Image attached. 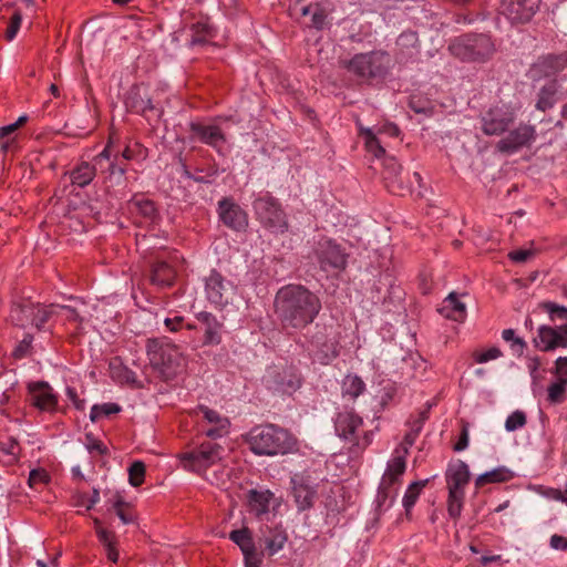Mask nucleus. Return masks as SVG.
<instances>
[{
    "instance_id": "24",
    "label": "nucleus",
    "mask_w": 567,
    "mask_h": 567,
    "mask_svg": "<svg viewBox=\"0 0 567 567\" xmlns=\"http://www.w3.org/2000/svg\"><path fill=\"white\" fill-rule=\"evenodd\" d=\"M189 128L202 143L213 147L218 153L221 152V146L226 143V135L220 126L192 122Z\"/></svg>"
},
{
    "instance_id": "8",
    "label": "nucleus",
    "mask_w": 567,
    "mask_h": 567,
    "mask_svg": "<svg viewBox=\"0 0 567 567\" xmlns=\"http://www.w3.org/2000/svg\"><path fill=\"white\" fill-rule=\"evenodd\" d=\"M56 312L55 305H41L31 301L14 303L10 311L12 322L21 328L34 327L41 330Z\"/></svg>"
},
{
    "instance_id": "38",
    "label": "nucleus",
    "mask_w": 567,
    "mask_h": 567,
    "mask_svg": "<svg viewBox=\"0 0 567 567\" xmlns=\"http://www.w3.org/2000/svg\"><path fill=\"white\" fill-rule=\"evenodd\" d=\"M117 154H113L109 161H104L101 169L102 174H106V178L111 181H115V183L121 184L124 179L126 167L125 165L117 164Z\"/></svg>"
},
{
    "instance_id": "47",
    "label": "nucleus",
    "mask_w": 567,
    "mask_h": 567,
    "mask_svg": "<svg viewBox=\"0 0 567 567\" xmlns=\"http://www.w3.org/2000/svg\"><path fill=\"white\" fill-rule=\"evenodd\" d=\"M566 390H567V381L556 380L547 389L548 401L554 404L563 402Z\"/></svg>"
},
{
    "instance_id": "43",
    "label": "nucleus",
    "mask_w": 567,
    "mask_h": 567,
    "mask_svg": "<svg viewBox=\"0 0 567 567\" xmlns=\"http://www.w3.org/2000/svg\"><path fill=\"white\" fill-rule=\"evenodd\" d=\"M546 75H553L567 68V56L561 55H547L540 61Z\"/></svg>"
},
{
    "instance_id": "34",
    "label": "nucleus",
    "mask_w": 567,
    "mask_h": 567,
    "mask_svg": "<svg viewBox=\"0 0 567 567\" xmlns=\"http://www.w3.org/2000/svg\"><path fill=\"white\" fill-rule=\"evenodd\" d=\"M96 536L101 544L104 546L106 556L112 563H117L118 551L116 549V539L114 533L103 528L97 518L94 519Z\"/></svg>"
},
{
    "instance_id": "52",
    "label": "nucleus",
    "mask_w": 567,
    "mask_h": 567,
    "mask_svg": "<svg viewBox=\"0 0 567 567\" xmlns=\"http://www.w3.org/2000/svg\"><path fill=\"white\" fill-rule=\"evenodd\" d=\"M526 424V414L523 411H515L505 421V429L508 432L522 429Z\"/></svg>"
},
{
    "instance_id": "2",
    "label": "nucleus",
    "mask_w": 567,
    "mask_h": 567,
    "mask_svg": "<svg viewBox=\"0 0 567 567\" xmlns=\"http://www.w3.org/2000/svg\"><path fill=\"white\" fill-rule=\"evenodd\" d=\"M246 441L251 452L260 456L285 455L297 450L296 437L286 429L275 424L252 427Z\"/></svg>"
},
{
    "instance_id": "10",
    "label": "nucleus",
    "mask_w": 567,
    "mask_h": 567,
    "mask_svg": "<svg viewBox=\"0 0 567 567\" xmlns=\"http://www.w3.org/2000/svg\"><path fill=\"white\" fill-rule=\"evenodd\" d=\"M308 349L321 364H328L339 355V337L331 326H316L308 339Z\"/></svg>"
},
{
    "instance_id": "60",
    "label": "nucleus",
    "mask_w": 567,
    "mask_h": 567,
    "mask_svg": "<svg viewBox=\"0 0 567 567\" xmlns=\"http://www.w3.org/2000/svg\"><path fill=\"white\" fill-rule=\"evenodd\" d=\"M56 312L54 316H63L69 321H78L79 320V313L75 309L71 308L70 306H59L55 305Z\"/></svg>"
},
{
    "instance_id": "62",
    "label": "nucleus",
    "mask_w": 567,
    "mask_h": 567,
    "mask_svg": "<svg viewBox=\"0 0 567 567\" xmlns=\"http://www.w3.org/2000/svg\"><path fill=\"white\" fill-rule=\"evenodd\" d=\"M326 19L327 14L324 11L317 7L312 13L311 27L316 28L317 30H322L326 24Z\"/></svg>"
},
{
    "instance_id": "50",
    "label": "nucleus",
    "mask_w": 567,
    "mask_h": 567,
    "mask_svg": "<svg viewBox=\"0 0 567 567\" xmlns=\"http://www.w3.org/2000/svg\"><path fill=\"white\" fill-rule=\"evenodd\" d=\"M145 465L141 461H135L128 467V482L132 486H140L144 482Z\"/></svg>"
},
{
    "instance_id": "61",
    "label": "nucleus",
    "mask_w": 567,
    "mask_h": 567,
    "mask_svg": "<svg viewBox=\"0 0 567 567\" xmlns=\"http://www.w3.org/2000/svg\"><path fill=\"white\" fill-rule=\"evenodd\" d=\"M555 374L557 380L567 381V357H559L555 362Z\"/></svg>"
},
{
    "instance_id": "53",
    "label": "nucleus",
    "mask_w": 567,
    "mask_h": 567,
    "mask_svg": "<svg viewBox=\"0 0 567 567\" xmlns=\"http://www.w3.org/2000/svg\"><path fill=\"white\" fill-rule=\"evenodd\" d=\"M21 22H22V14L20 11H14L12 17L10 18V21L8 23V27H7V30H6V33H4V37H6V40L7 41H12L20 27H21Z\"/></svg>"
},
{
    "instance_id": "41",
    "label": "nucleus",
    "mask_w": 567,
    "mask_h": 567,
    "mask_svg": "<svg viewBox=\"0 0 567 567\" xmlns=\"http://www.w3.org/2000/svg\"><path fill=\"white\" fill-rule=\"evenodd\" d=\"M360 134L364 138V146L367 152L372 154L377 158H381L385 156V150L381 145L380 140L373 133L371 128L360 127Z\"/></svg>"
},
{
    "instance_id": "1",
    "label": "nucleus",
    "mask_w": 567,
    "mask_h": 567,
    "mask_svg": "<svg viewBox=\"0 0 567 567\" xmlns=\"http://www.w3.org/2000/svg\"><path fill=\"white\" fill-rule=\"evenodd\" d=\"M274 308L284 330L300 331L317 319L322 305L320 298L307 287L289 284L277 291Z\"/></svg>"
},
{
    "instance_id": "48",
    "label": "nucleus",
    "mask_w": 567,
    "mask_h": 567,
    "mask_svg": "<svg viewBox=\"0 0 567 567\" xmlns=\"http://www.w3.org/2000/svg\"><path fill=\"white\" fill-rule=\"evenodd\" d=\"M501 357H503V352L497 347H491L486 350H475L472 353V359L478 364L499 359Z\"/></svg>"
},
{
    "instance_id": "63",
    "label": "nucleus",
    "mask_w": 567,
    "mask_h": 567,
    "mask_svg": "<svg viewBox=\"0 0 567 567\" xmlns=\"http://www.w3.org/2000/svg\"><path fill=\"white\" fill-rule=\"evenodd\" d=\"M549 545L555 550L567 551V536L554 534L550 537Z\"/></svg>"
},
{
    "instance_id": "22",
    "label": "nucleus",
    "mask_w": 567,
    "mask_h": 567,
    "mask_svg": "<svg viewBox=\"0 0 567 567\" xmlns=\"http://www.w3.org/2000/svg\"><path fill=\"white\" fill-rule=\"evenodd\" d=\"M197 321L202 324L204 346H218L223 341L225 324L215 315L208 311H200L195 315Z\"/></svg>"
},
{
    "instance_id": "42",
    "label": "nucleus",
    "mask_w": 567,
    "mask_h": 567,
    "mask_svg": "<svg viewBox=\"0 0 567 567\" xmlns=\"http://www.w3.org/2000/svg\"><path fill=\"white\" fill-rule=\"evenodd\" d=\"M112 507L123 524H131L135 520L132 506L121 495H115Z\"/></svg>"
},
{
    "instance_id": "30",
    "label": "nucleus",
    "mask_w": 567,
    "mask_h": 567,
    "mask_svg": "<svg viewBox=\"0 0 567 567\" xmlns=\"http://www.w3.org/2000/svg\"><path fill=\"white\" fill-rule=\"evenodd\" d=\"M292 483V494L298 508L300 511H306L312 507L317 495L316 489L311 485L307 484L303 480H293Z\"/></svg>"
},
{
    "instance_id": "39",
    "label": "nucleus",
    "mask_w": 567,
    "mask_h": 567,
    "mask_svg": "<svg viewBox=\"0 0 567 567\" xmlns=\"http://www.w3.org/2000/svg\"><path fill=\"white\" fill-rule=\"evenodd\" d=\"M190 47L204 45L214 38L210 25L206 22H196L190 28Z\"/></svg>"
},
{
    "instance_id": "11",
    "label": "nucleus",
    "mask_w": 567,
    "mask_h": 567,
    "mask_svg": "<svg viewBox=\"0 0 567 567\" xmlns=\"http://www.w3.org/2000/svg\"><path fill=\"white\" fill-rule=\"evenodd\" d=\"M254 209L259 221L268 229L285 233L288 229L287 216L280 203L270 194L257 197Z\"/></svg>"
},
{
    "instance_id": "58",
    "label": "nucleus",
    "mask_w": 567,
    "mask_h": 567,
    "mask_svg": "<svg viewBox=\"0 0 567 567\" xmlns=\"http://www.w3.org/2000/svg\"><path fill=\"white\" fill-rule=\"evenodd\" d=\"M135 206L137 207L138 212L147 218H153L156 214L155 204L150 199L136 200Z\"/></svg>"
},
{
    "instance_id": "12",
    "label": "nucleus",
    "mask_w": 567,
    "mask_h": 567,
    "mask_svg": "<svg viewBox=\"0 0 567 567\" xmlns=\"http://www.w3.org/2000/svg\"><path fill=\"white\" fill-rule=\"evenodd\" d=\"M262 381L268 390L280 394L290 395L301 386V377L292 367H271Z\"/></svg>"
},
{
    "instance_id": "51",
    "label": "nucleus",
    "mask_w": 567,
    "mask_h": 567,
    "mask_svg": "<svg viewBox=\"0 0 567 567\" xmlns=\"http://www.w3.org/2000/svg\"><path fill=\"white\" fill-rule=\"evenodd\" d=\"M502 338L511 343V348L514 352L517 354H522L524 352V349L526 348V342L516 336V332L514 329H505L502 332Z\"/></svg>"
},
{
    "instance_id": "49",
    "label": "nucleus",
    "mask_w": 567,
    "mask_h": 567,
    "mask_svg": "<svg viewBox=\"0 0 567 567\" xmlns=\"http://www.w3.org/2000/svg\"><path fill=\"white\" fill-rule=\"evenodd\" d=\"M542 308L548 313L551 321L560 320L567 322V307L546 301L542 303Z\"/></svg>"
},
{
    "instance_id": "17",
    "label": "nucleus",
    "mask_w": 567,
    "mask_h": 567,
    "mask_svg": "<svg viewBox=\"0 0 567 567\" xmlns=\"http://www.w3.org/2000/svg\"><path fill=\"white\" fill-rule=\"evenodd\" d=\"M534 347L543 352L567 348V323L559 327L539 326L533 339Z\"/></svg>"
},
{
    "instance_id": "45",
    "label": "nucleus",
    "mask_w": 567,
    "mask_h": 567,
    "mask_svg": "<svg viewBox=\"0 0 567 567\" xmlns=\"http://www.w3.org/2000/svg\"><path fill=\"white\" fill-rule=\"evenodd\" d=\"M121 411V406L117 403H104V404H95L92 406L90 412V419L92 422L99 421L103 416H110L112 414H116Z\"/></svg>"
},
{
    "instance_id": "37",
    "label": "nucleus",
    "mask_w": 567,
    "mask_h": 567,
    "mask_svg": "<svg viewBox=\"0 0 567 567\" xmlns=\"http://www.w3.org/2000/svg\"><path fill=\"white\" fill-rule=\"evenodd\" d=\"M343 398L355 400L365 391V383L357 374H347L341 384Z\"/></svg>"
},
{
    "instance_id": "23",
    "label": "nucleus",
    "mask_w": 567,
    "mask_h": 567,
    "mask_svg": "<svg viewBox=\"0 0 567 567\" xmlns=\"http://www.w3.org/2000/svg\"><path fill=\"white\" fill-rule=\"evenodd\" d=\"M218 213L220 220L231 229L241 230L248 225L245 210L229 198L219 200Z\"/></svg>"
},
{
    "instance_id": "21",
    "label": "nucleus",
    "mask_w": 567,
    "mask_h": 567,
    "mask_svg": "<svg viewBox=\"0 0 567 567\" xmlns=\"http://www.w3.org/2000/svg\"><path fill=\"white\" fill-rule=\"evenodd\" d=\"M31 404L42 412H54L58 406V395L45 381H37L28 384Z\"/></svg>"
},
{
    "instance_id": "35",
    "label": "nucleus",
    "mask_w": 567,
    "mask_h": 567,
    "mask_svg": "<svg viewBox=\"0 0 567 567\" xmlns=\"http://www.w3.org/2000/svg\"><path fill=\"white\" fill-rule=\"evenodd\" d=\"M426 417V413L422 412L416 419L408 422L410 430L405 433L402 443L398 447L402 453L409 454V450L414 445L415 440L423 429Z\"/></svg>"
},
{
    "instance_id": "44",
    "label": "nucleus",
    "mask_w": 567,
    "mask_h": 567,
    "mask_svg": "<svg viewBox=\"0 0 567 567\" xmlns=\"http://www.w3.org/2000/svg\"><path fill=\"white\" fill-rule=\"evenodd\" d=\"M427 480L413 482L409 485L405 491V494L402 499L403 507L405 508L406 514L410 513L415 502L417 501L421 491L425 487Z\"/></svg>"
},
{
    "instance_id": "16",
    "label": "nucleus",
    "mask_w": 567,
    "mask_h": 567,
    "mask_svg": "<svg viewBox=\"0 0 567 567\" xmlns=\"http://www.w3.org/2000/svg\"><path fill=\"white\" fill-rule=\"evenodd\" d=\"M316 257L320 268L324 271L329 269L343 270L347 267L348 255L342 247L331 239H321L316 248Z\"/></svg>"
},
{
    "instance_id": "57",
    "label": "nucleus",
    "mask_w": 567,
    "mask_h": 567,
    "mask_svg": "<svg viewBox=\"0 0 567 567\" xmlns=\"http://www.w3.org/2000/svg\"><path fill=\"white\" fill-rule=\"evenodd\" d=\"M17 125L9 124L0 127V147L3 152H7L10 146V140L8 138L11 134L17 131Z\"/></svg>"
},
{
    "instance_id": "5",
    "label": "nucleus",
    "mask_w": 567,
    "mask_h": 567,
    "mask_svg": "<svg viewBox=\"0 0 567 567\" xmlns=\"http://www.w3.org/2000/svg\"><path fill=\"white\" fill-rule=\"evenodd\" d=\"M470 470L465 462L458 460L449 465L445 473L449 489L447 512L454 519L461 516L465 497V487L470 483Z\"/></svg>"
},
{
    "instance_id": "13",
    "label": "nucleus",
    "mask_w": 567,
    "mask_h": 567,
    "mask_svg": "<svg viewBox=\"0 0 567 567\" xmlns=\"http://www.w3.org/2000/svg\"><path fill=\"white\" fill-rule=\"evenodd\" d=\"M113 143L111 135L104 150L93 157L92 163L82 161L69 172L70 181L73 186L84 188L92 183L96 176L97 167H102L103 162L109 161L112 156Z\"/></svg>"
},
{
    "instance_id": "6",
    "label": "nucleus",
    "mask_w": 567,
    "mask_h": 567,
    "mask_svg": "<svg viewBox=\"0 0 567 567\" xmlns=\"http://www.w3.org/2000/svg\"><path fill=\"white\" fill-rule=\"evenodd\" d=\"M406 455L400 449H395L393 457L388 462L378 488L375 502L379 508H389L392 505L396 496V486L401 484V477L406 468Z\"/></svg>"
},
{
    "instance_id": "9",
    "label": "nucleus",
    "mask_w": 567,
    "mask_h": 567,
    "mask_svg": "<svg viewBox=\"0 0 567 567\" xmlns=\"http://www.w3.org/2000/svg\"><path fill=\"white\" fill-rule=\"evenodd\" d=\"M223 451L217 443L204 442L196 449L182 453L179 462L186 471L202 475L221 460Z\"/></svg>"
},
{
    "instance_id": "29",
    "label": "nucleus",
    "mask_w": 567,
    "mask_h": 567,
    "mask_svg": "<svg viewBox=\"0 0 567 567\" xmlns=\"http://www.w3.org/2000/svg\"><path fill=\"white\" fill-rule=\"evenodd\" d=\"M558 82L556 80L547 82L537 92L535 107L542 112L553 109L558 101Z\"/></svg>"
},
{
    "instance_id": "36",
    "label": "nucleus",
    "mask_w": 567,
    "mask_h": 567,
    "mask_svg": "<svg viewBox=\"0 0 567 567\" xmlns=\"http://www.w3.org/2000/svg\"><path fill=\"white\" fill-rule=\"evenodd\" d=\"M268 530L269 535L265 536V545L268 554L272 556L284 548L288 540V535L286 529L280 525L268 528Z\"/></svg>"
},
{
    "instance_id": "15",
    "label": "nucleus",
    "mask_w": 567,
    "mask_h": 567,
    "mask_svg": "<svg viewBox=\"0 0 567 567\" xmlns=\"http://www.w3.org/2000/svg\"><path fill=\"white\" fill-rule=\"evenodd\" d=\"M515 121V113L506 105H494L481 116L482 131L485 135H501Z\"/></svg>"
},
{
    "instance_id": "14",
    "label": "nucleus",
    "mask_w": 567,
    "mask_h": 567,
    "mask_svg": "<svg viewBox=\"0 0 567 567\" xmlns=\"http://www.w3.org/2000/svg\"><path fill=\"white\" fill-rule=\"evenodd\" d=\"M235 286L217 270H212L205 278L206 299L218 309L229 305L235 296Z\"/></svg>"
},
{
    "instance_id": "27",
    "label": "nucleus",
    "mask_w": 567,
    "mask_h": 567,
    "mask_svg": "<svg viewBox=\"0 0 567 567\" xmlns=\"http://www.w3.org/2000/svg\"><path fill=\"white\" fill-rule=\"evenodd\" d=\"M402 167L393 157L384 158V173L383 177L386 181V187L395 195H403L406 187L402 184L401 178Z\"/></svg>"
},
{
    "instance_id": "59",
    "label": "nucleus",
    "mask_w": 567,
    "mask_h": 567,
    "mask_svg": "<svg viewBox=\"0 0 567 567\" xmlns=\"http://www.w3.org/2000/svg\"><path fill=\"white\" fill-rule=\"evenodd\" d=\"M535 255L533 249H517L508 252V258L517 264L525 262Z\"/></svg>"
},
{
    "instance_id": "40",
    "label": "nucleus",
    "mask_w": 567,
    "mask_h": 567,
    "mask_svg": "<svg viewBox=\"0 0 567 567\" xmlns=\"http://www.w3.org/2000/svg\"><path fill=\"white\" fill-rule=\"evenodd\" d=\"M513 477V473L506 467H498L480 475L476 481V487H482L489 483H501L509 481Z\"/></svg>"
},
{
    "instance_id": "31",
    "label": "nucleus",
    "mask_w": 567,
    "mask_h": 567,
    "mask_svg": "<svg viewBox=\"0 0 567 567\" xmlns=\"http://www.w3.org/2000/svg\"><path fill=\"white\" fill-rule=\"evenodd\" d=\"M176 277L175 269L166 261H156L151 269V281L158 287H169Z\"/></svg>"
},
{
    "instance_id": "54",
    "label": "nucleus",
    "mask_w": 567,
    "mask_h": 567,
    "mask_svg": "<svg viewBox=\"0 0 567 567\" xmlns=\"http://www.w3.org/2000/svg\"><path fill=\"white\" fill-rule=\"evenodd\" d=\"M49 474L43 468L32 470L29 474L28 484L31 488H38L49 482Z\"/></svg>"
},
{
    "instance_id": "55",
    "label": "nucleus",
    "mask_w": 567,
    "mask_h": 567,
    "mask_svg": "<svg viewBox=\"0 0 567 567\" xmlns=\"http://www.w3.org/2000/svg\"><path fill=\"white\" fill-rule=\"evenodd\" d=\"M85 447L91 454L96 453L103 455L106 454L107 452V447L104 445V443L95 439L92 434H86Z\"/></svg>"
},
{
    "instance_id": "32",
    "label": "nucleus",
    "mask_w": 567,
    "mask_h": 567,
    "mask_svg": "<svg viewBox=\"0 0 567 567\" xmlns=\"http://www.w3.org/2000/svg\"><path fill=\"white\" fill-rule=\"evenodd\" d=\"M272 493L269 491L250 489L248 492L249 512L257 517L267 514L269 511Z\"/></svg>"
},
{
    "instance_id": "3",
    "label": "nucleus",
    "mask_w": 567,
    "mask_h": 567,
    "mask_svg": "<svg viewBox=\"0 0 567 567\" xmlns=\"http://www.w3.org/2000/svg\"><path fill=\"white\" fill-rule=\"evenodd\" d=\"M449 51L464 62H486L494 55L496 47L491 35L470 33L451 40Z\"/></svg>"
},
{
    "instance_id": "4",
    "label": "nucleus",
    "mask_w": 567,
    "mask_h": 567,
    "mask_svg": "<svg viewBox=\"0 0 567 567\" xmlns=\"http://www.w3.org/2000/svg\"><path fill=\"white\" fill-rule=\"evenodd\" d=\"M146 352L151 365L165 378L176 374L184 362L179 348L169 342L167 338L150 339L146 344Z\"/></svg>"
},
{
    "instance_id": "20",
    "label": "nucleus",
    "mask_w": 567,
    "mask_h": 567,
    "mask_svg": "<svg viewBox=\"0 0 567 567\" xmlns=\"http://www.w3.org/2000/svg\"><path fill=\"white\" fill-rule=\"evenodd\" d=\"M229 539L240 548L244 555L245 567H259L261 565L262 553L257 550L248 527L231 530Z\"/></svg>"
},
{
    "instance_id": "56",
    "label": "nucleus",
    "mask_w": 567,
    "mask_h": 567,
    "mask_svg": "<svg viewBox=\"0 0 567 567\" xmlns=\"http://www.w3.org/2000/svg\"><path fill=\"white\" fill-rule=\"evenodd\" d=\"M1 451L8 456V464H13L18 461L19 444L16 440L10 439L7 443H2Z\"/></svg>"
},
{
    "instance_id": "25",
    "label": "nucleus",
    "mask_w": 567,
    "mask_h": 567,
    "mask_svg": "<svg viewBox=\"0 0 567 567\" xmlns=\"http://www.w3.org/2000/svg\"><path fill=\"white\" fill-rule=\"evenodd\" d=\"M197 411L203 414V419L209 424V427L204 432L206 436L220 439L228 434L230 422L226 416L205 405H199Z\"/></svg>"
},
{
    "instance_id": "19",
    "label": "nucleus",
    "mask_w": 567,
    "mask_h": 567,
    "mask_svg": "<svg viewBox=\"0 0 567 567\" xmlns=\"http://www.w3.org/2000/svg\"><path fill=\"white\" fill-rule=\"evenodd\" d=\"M542 0H502V13L513 23L528 22L539 9Z\"/></svg>"
},
{
    "instance_id": "7",
    "label": "nucleus",
    "mask_w": 567,
    "mask_h": 567,
    "mask_svg": "<svg viewBox=\"0 0 567 567\" xmlns=\"http://www.w3.org/2000/svg\"><path fill=\"white\" fill-rule=\"evenodd\" d=\"M390 58L385 52L371 51L358 53L344 62V68L362 80H371L383 76L389 66Z\"/></svg>"
},
{
    "instance_id": "26",
    "label": "nucleus",
    "mask_w": 567,
    "mask_h": 567,
    "mask_svg": "<svg viewBox=\"0 0 567 567\" xmlns=\"http://www.w3.org/2000/svg\"><path fill=\"white\" fill-rule=\"evenodd\" d=\"M363 421L353 411H343L337 415L336 432L344 440L354 441L357 439V431L362 426Z\"/></svg>"
},
{
    "instance_id": "64",
    "label": "nucleus",
    "mask_w": 567,
    "mask_h": 567,
    "mask_svg": "<svg viewBox=\"0 0 567 567\" xmlns=\"http://www.w3.org/2000/svg\"><path fill=\"white\" fill-rule=\"evenodd\" d=\"M468 446V427L466 424L462 426L458 441L454 445V451L461 452Z\"/></svg>"
},
{
    "instance_id": "33",
    "label": "nucleus",
    "mask_w": 567,
    "mask_h": 567,
    "mask_svg": "<svg viewBox=\"0 0 567 567\" xmlns=\"http://www.w3.org/2000/svg\"><path fill=\"white\" fill-rule=\"evenodd\" d=\"M126 106L135 113L146 115L147 112L154 111V105L148 96H143L140 86H133L125 101Z\"/></svg>"
},
{
    "instance_id": "18",
    "label": "nucleus",
    "mask_w": 567,
    "mask_h": 567,
    "mask_svg": "<svg viewBox=\"0 0 567 567\" xmlns=\"http://www.w3.org/2000/svg\"><path fill=\"white\" fill-rule=\"evenodd\" d=\"M535 140V126L529 124H519L496 143V150L504 154H513L525 146H529Z\"/></svg>"
},
{
    "instance_id": "28",
    "label": "nucleus",
    "mask_w": 567,
    "mask_h": 567,
    "mask_svg": "<svg viewBox=\"0 0 567 567\" xmlns=\"http://www.w3.org/2000/svg\"><path fill=\"white\" fill-rule=\"evenodd\" d=\"M439 312L446 319L463 322L467 316L466 306L455 292H451L442 302Z\"/></svg>"
},
{
    "instance_id": "46",
    "label": "nucleus",
    "mask_w": 567,
    "mask_h": 567,
    "mask_svg": "<svg viewBox=\"0 0 567 567\" xmlns=\"http://www.w3.org/2000/svg\"><path fill=\"white\" fill-rule=\"evenodd\" d=\"M126 161H144L147 157V148L141 143L127 144L121 153Z\"/></svg>"
}]
</instances>
